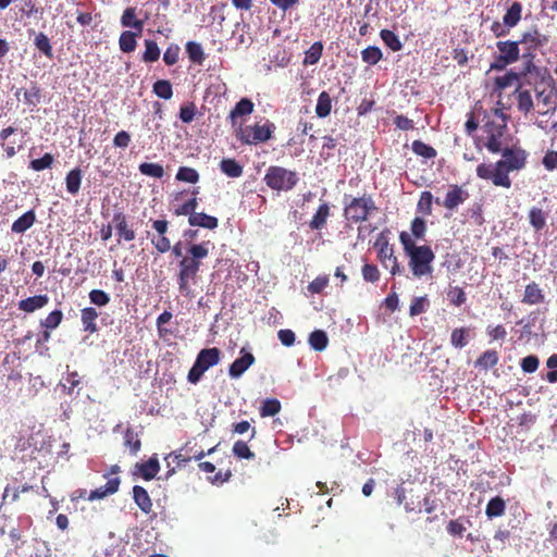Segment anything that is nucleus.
Returning a JSON list of instances; mask_svg holds the SVG:
<instances>
[{
    "label": "nucleus",
    "instance_id": "f257e3e1",
    "mask_svg": "<svg viewBox=\"0 0 557 557\" xmlns=\"http://www.w3.org/2000/svg\"><path fill=\"white\" fill-rule=\"evenodd\" d=\"M399 242L408 257V267L412 275L417 278L431 275L433 272L432 263L435 259L432 248L428 245H416L413 238L405 231L400 232Z\"/></svg>",
    "mask_w": 557,
    "mask_h": 557
},
{
    "label": "nucleus",
    "instance_id": "f03ea898",
    "mask_svg": "<svg viewBox=\"0 0 557 557\" xmlns=\"http://www.w3.org/2000/svg\"><path fill=\"white\" fill-rule=\"evenodd\" d=\"M209 242L193 244L188 247V255L178 263L177 283L178 289L184 296H189L190 282H195L201 267V260L209 255Z\"/></svg>",
    "mask_w": 557,
    "mask_h": 557
},
{
    "label": "nucleus",
    "instance_id": "7ed1b4c3",
    "mask_svg": "<svg viewBox=\"0 0 557 557\" xmlns=\"http://www.w3.org/2000/svg\"><path fill=\"white\" fill-rule=\"evenodd\" d=\"M376 211L377 207L372 195L367 193L358 197L344 195L343 215L347 222L351 224L366 222Z\"/></svg>",
    "mask_w": 557,
    "mask_h": 557
},
{
    "label": "nucleus",
    "instance_id": "20e7f679",
    "mask_svg": "<svg viewBox=\"0 0 557 557\" xmlns=\"http://www.w3.org/2000/svg\"><path fill=\"white\" fill-rule=\"evenodd\" d=\"M518 42L519 47L521 46L523 64H532L536 57V50L549 42V36L542 34L536 26H533L521 34Z\"/></svg>",
    "mask_w": 557,
    "mask_h": 557
},
{
    "label": "nucleus",
    "instance_id": "39448f33",
    "mask_svg": "<svg viewBox=\"0 0 557 557\" xmlns=\"http://www.w3.org/2000/svg\"><path fill=\"white\" fill-rule=\"evenodd\" d=\"M263 181L272 190L289 191L297 185L299 177L295 171L271 165L268 168Z\"/></svg>",
    "mask_w": 557,
    "mask_h": 557
},
{
    "label": "nucleus",
    "instance_id": "423d86ee",
    "mask_svg": "<svg viewBox=\"0 0 557 557\" xmlns=\"http://www.w3.org/2000/svg\"><path fill=\"white\" fill-rule=\"evenodd\" d=\"M274 128V124L269 121L263 125L257 123L245 127L240 124L236 137L243 144L258 145L268 141L272 137Z\"/></svg>",
    "mask_w": 557,
    "mask_h": 557
},
{
    "label": "nucleus",
    "instance_id": "0eeeda50",
    "mask_svg": "<svg viewBox=\"0 0 557 557\" xmlns=\"http://www.w3.org/2000/svg\"><path fill=\"white\" fill-rule=\"evenodd\" d=\"M478 177L491 181L494 186L510 188L511 180L509 177V171L503 166V163L498 161L495 163H481L476 166Z\"/></svg>",
    "mask_w": 557,
    "mask_h": 557
},
{
    "label": "nucleus",
    "instance_id": "6e6552de",
    "mask_svg": "<svg viewBox=\"0 0 557 557\" xmlns=\"http://www.w3.org/2000/svg\"><path fill=\"white\" fill-rule=\"evenodd\" d=\"M498 55L494 58L490 69L494 71H503L506 66L517 62L520 58L519 42L512 40H499L496 42Z\"/></svg>",
    "mask_w": 557,
    "mask_h": 557
},
{
    "label": "nucleus",
    "instance_id": "1a4fd4ad",
    "mask_svg": "<svg viewBox=\"0 0 557 557\" xmlns=\"http://www.w3.org/2000/svg\"><path fill=\"white\" fill-rule=\"evenodd\" d=\"M374 247L377 248V259L381 264L389 270L393 276L401 274L403 270L395 256L394 247L389 245L388 240L381 236L376 239Z\"/></svg>",
    "mask_w": 557,
    "mask_h": 557
},
{
    "label": "nucleus",
    "instance_id": "9d476101",
    "mask_svg": "<svg viewBox=\"0 0 557 557\" xmlns=\"http://www.w3.org/2000/svg\"><path fill=\"white\" fill-rule=\"evenodd\" d=\"M503 159L498 160L509 172L520 171L525 168L528 162V152L519 146L506 147L502 151Z\"/></svg>",
    "mask_w": 557,
    "mask_h": 557
},
{
    "label": "nucleus",
    "instance_id": "9b49d317",
    "mask_svg": "<svg viewBox=\"0 0 557 557\" xmlns=\"http://www.w3.org/2000/svg\"><path fill=\"white\" fill-rule=\"evenodd\" d=\"M521 75H530L534 89L541 88V84L546 87L555 85V79L550 74V71L546 66H537L535 63L522 64Z\"/></svg>",
    "mask_w": 557,
    "mask_h": 557
},
{
    "label": "nucleus",
    "instance_id": "f8f14e48",
    "mask_svg": "<svg viewBox=\"0 0 557 557\" xmlns=\"http://www.w3.org/2000/svg\"><path fill=\"white\" fill-rule=\"evenodd\" d=\"M469 198L468 190L463 189L457 184L449 186L448 191L443 201L440 198L435 199L437 205H442L447 210H455L458 206L462 205Z\"/></svg>",
    "mask_w": 557,
    "mask_h": 557
},
{
    "label": "nucleus",
    "instance_id": "ddd939ff",
    "mask_svg": "<svg viewBox=\"0 0 557 557\" xmlns=\"http://www.w3.org/2000/svg\"><path fill=\"white\" fill-rule=\"evenodd\" d=\"M153 230L158 233V237L151 238V244L160 253H165L171 249L170 239L165 236L169 230L166 220H156L152 222Z\"/></svg>",
    "mask_w": 557,
    "mask_h": 557
},
{
    "label": "nucleus",
    "instance_id": "4468645a",
    "mask_svg": "<svg viewBox=\"0 0 557 557\" xmlns=\"http://www.w3.org/2000/svg\"><path fill=\"white\" fill-rule=\"evenodd\" d=\"M113 223L119 235V242H132L136 237L135 231L128 225L127 218L122 211H116L113 214Z\"/></svg>",
    "mask_w": 557,
    "mask_h": 557
},
{
    "label": "nucleus",
    "instance_id": "2eb2a0df",
    "mask_svg": "<svg viewBox=\"0 0 557 557\" xmlns=\"http://www.w3.org/2000/svg\"><path fill=\"white\" fill-rule=\"evenodd\" d=\"M240 354L242 357L235 359L228 369L230 376L234 379L242 376L255 362L253 355L249 351H246L245 348H242Z\"/></svg>",
    "mask_w": 557,
    "mask_h": 557
},
{
    "label": "nucleus",
    "instance_id": "dca6fc26",
    "mask_svg": "<svg viewBox=\"0 0 557 557\" xmlns=\"http://www.w3.org/2000/svg\"><path fill=\"white\" fill-rule=\"evenodd\" d=\"M221 360V350L216 347L205 348L199 351L196 363L206 372L209 368L216 366Z\"/></svg>",
    "mask_w": 557,
    "mask_h": 557
},
{
    "label": "nucleus",
    "instance_id": "f3484780",
    "mask_svg": "<svg viewBox=\"0 0 557 557\" xmlns=\"http://www.w3.org/2000/svg\"><path fill=\"white\" fill-rule=\"evenodd\" d=\"M49 302V297L46 294L35 295L18 301L17 307L18 310L24 311L26 313L35 312L47 306Z\"/></svg>",
    "mask_w": 557,
    "mask_h": 557
},
{
    "label": "nucleus",
    "instance_id": "a211bd4d",
    "mask_svg": "<svg viewBox=\"0 0 557 557\" xmlns=\"http://www.w3.org/2000/svg\"><path fill=\"white\" fill-rule=\"evenodd\" d=\"M133 499L144 513L149 515L152 512V500L145 487L140 485H135L133 487Z\"/></svg>",
    "mask_w": 557,
    "mask_h": 557
},
{
    "label": "nucleus",
    "instance_id": "6ab92c4d",
    "mask_svg": "<svg viewBox=\"0 0 557 557\" xmlns=\"http://www.w3.org/2000/svg\"><path fill=\"white\" fill-rule=\"evenodd\" d=\"M121 484L120 478H111L108 480L106 485L100 486L94 491H91L87 497L88 500L92 502L96 499L104 498L109 495H112L119 491Z\"/></svg>",
    "mask_w": 557,
    "mask_h": 557
},
{
    "label": "nucleus",
    "instance_id": "aec40b11",
    "mask_svg": "<svg viewBox=\"0 0 557 557\" xmlns=\"http://www.w3.org/2000/svg\"><path fill=\"white\" fill-rule=\"evenodd\" d=\"M331 215V208L327 202H322L312 219L309 222V227L312 231H321L325 227L329 216Z\"/></svg>",
    "mask_w": 557,
    "mask_h": 557
},
{
    "label": "nucleus",
    "instance_id": "412c9836",
    "mask_svg": "<svg viewBox=\"0 0 557 557\" xmlns=\"http://www.w3.org/2000/svg\"><path fill=\"white\" fill-rule=\"evenodd\" d=\"M98 317L99 313L94 307H85L81 310V321L85 332L94 334L98 331L96 323Z\"/></svg>",
    "mask_w": 557,
    "mask_h": 557
},
{
    "label": "nucleus",
    "instance_id": "4be33fe9",
    "mask_svg": "<svg viewBox=\"0 0 557 557\" xmlns=\"http://www.w3.org/2000/svg\"><path fill=\"white\" fill-rule=\"evenodd\" d=\"M253 102L248 98L240 99L233 110L230 112L228 119L233 126L237 124V119L239 116H246L252 113L253 111Z\"/></svg>",
    "mask_w": 557,
    "mask_h": 557
},
{
    "label": "nucleus",
    "instance_id": "5701e85b",
    "mask_svg": "<svg viewBox=\"0 0 557 557\" xmlns=\"http://www.w3.org/2000/svg\"><path fill=\"white\" fill-rule=\"evenodd\" d=\"M188 223L190 226H200L208 230H214L218 227L219 221L215 216L206 214L203 212H196L195 214H190L188 218Z\"/></svg>",
    "mask_w": 557,
    "mask_h": 557
},
{
    "label": "nucleus",
    "instance_id": "b1692460",
    "mask_svg": "<svg viewBox=\"0 0 557 557\" xmlns=\"http://www.w3.org/2000/svg\"><path fill=\"white\" fill-rule=\"evenodd\" d=\"M499 361L498 351L495 349H487L475 360L474 367L484 371L495 367Z\"/></svg>",
    "mask_w": 557,
    "mask_h": 557
},
{
    "label": "nucleus",
    "instance_id": "393cba45",
    "mask_svg": "<svg viewBox=\"0 0 557 557\" xmlns=\"http://www.w3.org/2000/svg\"><path fill=\"white\" fill-rule=\"evenodd\" d=\"M544 301L543 290L535 282L529 283L525 286L522 302L527 305H537Z\"/></svg>",
    "mask_w": 557,
    "mask_h": 557
},
{
    "label": "nucleus",
    "instance_id": "a878e982",
    "mask_svg": "<svg viewBox=\"0 0 557 557\" xmlns=\"http://www.w3.org/2000/svg\"><path fill=\"white\" fill-rule=\"evenodd\" d=\"M220 170L231 178L240 177L244 172L243 165L233 158L222 159L220 162Z\"/></svg>",
    "mask_w": 557,
    "mask_h": 557
},
{
    "label": "nucleus",
    "instance_id": "bb28decb",
    "mask_svg": "<svg viewBox=\"0 0 557 557\" xmlns=\"http://www.w3.org/2000/svg\"><path fill=\"white\" fill-rule=\"evenodd\" d=\"M136 468L138 469L140 475L146 481H150L156 478L160 470L159 461L156 457H151L148 461L143 463H137Z\"/></svg>",
    "mask_w": 557,
    "mask_h": 557
},
{
    "label": "nucleus",
    "instance_id": "cd10ccee",
    "mask_svg": "<svg viewBox=\"0 0 557 557\" xmlns=\"http://www.w3.org/2000/svg\"><path fill=\"white\" fill-rule=\"evenodd\" d=\"M36 221V215L33 210L25 212L11 226L13 233L22 234L33 226Z\"/></svg>",
    "mask_w": 557,
    "mask_h": 557
},
{
    "label": "nucleus",
    "instance_id": "c85d7f7f",
    "mask_svg": "<svg viewBox=\"0 0 557 557\" xmlns=\"http://www.w3.org/2000/svg\"><path fill=\"white\" fill-rule=\"evenodd\" d=\"M164 460L166 462V467L169 468L165 476L170 478L171 475H173L175 473L176 468H181V467L185 466L187 462H189L190 457H185L182 454H177V453L173 451V453H170L165 457Z\"/></svg>",
    "mask_w": 557,
    "mask_h": 557
},
{
    "label": "nucleus",
    "instance_id": "c756f323",
    "mask_svg": "<svg viewBox=\"0 0 557 557\" xmlns=\"http://www.w3.org/2000/svg\"><path fill=\"white\" fill-rule=\"evenodd\" d=\"M547 216L548 212L537 207H532L529 211V222L536 232L542 231L546 226Z\"/></svg>",
    "mask_w": 557,
    "mask_h": 557
},
{
    "label": "nucleus",
    "instance_id": "7c9ffc66",
    "mask_svg": "<svg viewBox=\"0 0 557 557\" xmlns=\"http://www.w3.org/2000/svg\"><path fill=\"white\" fill-rule=\"evenodd\" d=\"M470 341V329L468 327H457L451 331L450 334V344L457 348L461 349L468 345Z\"/></svg>",
    "mask_w": 557,
    "mask_h": 557
},
{
    "label": "nucleus",
    "instance_id": "2f4dec72",
    "mask_svg": "<svg viewBox=\"0 0 557 557\" xmlns=\"http://www.w3.org/2000/svg\"><path fill=\"white\" fill-rule=\"evenodd\" d=\"M124 446L129 449L132 455H137L141 449V441L133 428H127L124 432Z\"/></svg>",
    "mask_w": 557,
    "mask_h": 557
},
{
    "label": "nucleus",
    "instance_id": "473e14b6",
    "mask_svg": "<svg viewBox=\"0 0 557 557\" xmlns=\"http://www.w3.org/2000/svg\"><path fill=\"white\" fill-rule=\"evenodd\" d=\"M505 500L499 496H495L487 503L485 515L487 516V518L492 519L503 516L505 513Z\"/></svg>",
    "mask_w": 557,
    "mask_h": 557
},
{
    "label": "nucleus",
    "instance_id": "72a5a7b5",
    "mask_svg": "<svg viewBox=\"0 0 557 557\" xmlns=\"http://www.w3.org/2000/svg\"><path fill=\"white\" fill-rule=\"evenodd\" d=\"M82 183V170L75 168L71 170L65 177L66 190L71 195H76L79 191Z\"/></svg>",
    "mask_w": 557,
    "mask_h": 557
},
{
    "label": "nucleus",
    "instance_id": "f704fd0d",
    "mask_svg": "<svg viewBox=\"0 0 557 557\" xmlns=\"http://www.w3.org/2000/svg\"><path fill=\"white\" fill-rule=\"evenodd\" d=\"M522 4L520 2H513L505 13L503 21L506 26L510 28L515 27L521 20Z\"/></svg>",
    "mask_w": 557,
    "mask_h": 557
},
{
    "label": "nucleus",
    "instance_id": "c9c22d12",
    "mask_svg": "<svg viewBox=\"0 0 557 557\" xmlns=\"http://www.w3.org/2000/svg\"><path fill=\"white\" fill-rule=\"evenodd\" d=\"M332 111V99L327 91H322L318 97V102L315 106V114L324 119L330 115Z\"/></svg>",
    "mask_w": 557,
    "mask_h": 557
},
{
    "label": "nucleus",
    "instance_id": "e433bc0d",
    "mask_svg": "<svg viewBox=\"0 0 557 557\" xmlns=\"http://www.w3.org/2000/svg\"><path fill=\"white\" fill-rule=\"evenodd\" d=\"M121 24L124 27H133L137 29L139 33L143 30L144 22L136 20V9L135 8H127L124 10L122 17H121Z\"/></svg>",
    "mask_w": 557,
    "mask_h": 557
},
{
    "label": "nucleus",
    "instance_id": "4c0bfd02",
    "mask_svg": "<svg viewBox=\"0 0 557 557\" xmlns=\"http://www.w3.org/2000/svg\"><path fill=\"white\" fill-rule=\"evenodd\" d=\"M309 345L317 351H322L327 347L329 337L322 330H315L309 335Z\"/></svg>",
    "mask_w": 557,
    "mask_h": 557
},
{
    "label": "nucleus",
    "instance_id": "58836bf2",
    "mask_svg": "<svg viewBox=\"0 0 557 557\" xmlns=\"http://www.w3.org/2000/svg\"><path fill=\"white\" fill-rule=\"evenodd\" d=\"M556 84L546 87V89L540 87L534 89L537 101L542 102L545 107H550L553 104V97L556 94ZM550 108H547L544 113L548 112Z\"/></svg>",
    "mask_w": 557,
    "mask_h": 557
},
{
    "label": "nucleus",
    "instance_id": "ea45409f",
    "mask_svg": "<svg viewBox=\"0 0 557 557\" xmlns=\"http://www.w3.org/2000/svg\"><path fill=\"white\" fill-rule=\"evenodd\" d=\"M186 52L188 54L189 60L195 63L201 65L206 59V54L200 44L195 41H188L186 44Z\"/></svg>",
    "mask_w": 557,
    "mask_h": 557
},
{
    "label": "nucleus",
    "instance_id": "a19ab883",
    "mask_svg": "<svg viewBox=\"0 0 557 557\" xmlns=\"http://www.w3.org/2000/svg\"><path fill=\"white\" fill-rule=\"evenodd\" d=\"M198 194H199V187L194 188L191 190L193 197L189 200H187L185 203H183L181 207H178L175 210V214L176 215H188V218L190 216V214H195L196 208L198 206V201H197Z\"/></svg>",
    "mask_w": 557,
    "mask_h": 557
},
{
    "label": "nucleus",
    "instance_id": "79ce46f5",
    "mask_svg": "<svg viewBox=\"0 0 557 557\" xmlns=\"http://www.w3.org/2000/svg\"><path fill=\"white\" fill-rule=\"evenodd\" d=\"M34 45L36 49L39 50L44 55H46L49 59L53 58V49L50 44V39L46 34L41 32L36 34Z\"/></svg>",
    "mask_w": 557,
    "mask_h": 557
},
{
    "label": "nucleus",
    "instance_id": "37998d69",
    "mask_svg": "<svg viewBox=\"0 0 557 557\" xmlns=\"http://www.w3.org/2000/svg\"><path fill=\"white\" fill-rule=\"evenodd\" d=\"M380 37L392 51L397 52L403 49V44L394 32L389 29H382L380 32Z\"/></svg>",
    "mask_w": 557,
    "mask_h": 557
},
{
    "label": "nucleus",
    "instance_id": "c03bdc74",
    "mask_svg": "<svg viewBox=\"0 0 557 557\" xmlns=\"http://www.w3.org/2000/svg\"><path fill=\"white\" fill-rule=\"evenodd\" d=\"M152 91L164 100H169L173 96L172 84L168 79H158L152 86Z\"/></svg>",
    "mask_w": 557,
    "mask_h": 557
},
{
    "label": "nucleus",
    "instance_id": "a18cd8bd",
    "mask_svg": "<svg viewBox=\"0 0 557 557\" xmlns=\"http://www.w3.org/2000/svg\"><path fill=\"white\" fill-rule=\"evenodd\" d=\"M16 132V128L13 126H8L0 131V145L3 148L8 158H13L16 154V149L14 145L5 144V140Z\"/></svg>",
    "mask_w": 557,
    "mask_h": 557
},
{
    "label": "nucleus",
    "instance_id": "49530a36",
    "mask_svg": "<svg viewBox=\"0 0 557 557\" xmlns=\"http://www.w3.org/2000/svg\"><path fill=\"white\" fill-rule=\"evenodd\" d=\"M282 409L281 403L276 398H267L262 401L260 407V416L262 418L273 417L277 414Z\"/></svg>",
    "mask_w": 557,
    "mask_h": 557
},
{
    "label": "nucleus",
    "instance_id": "de8ad7c7",
    "mask_svg": "<svg viewBox=\"0 0 557 557\" xmlns=\"http://www.w3.org/2000/svg\"><path fill=\"white\" fill-rule=\"evenodd\" d=\"M138 170L143 175L153 178H162L164 175V169L159 163L144 162L139 164Z\"/></svg>",
    "mask_w": 557,
    "mask_h": 557
},
{
    "label": "nucleus",
    "instance_id": "09e8293b",
    "mask_svg": "<svg viewBox=\"0 0 557 557\" xmlns=\"http://www.w3.org/2000/svg\"><path fill=\"white\" fill-rule=\"evenodd\" d=\"M160 58V49L154 40H145V51L143 53V61L147 63L156 62Z\"/></svg>",
    "mask_w": 557,
    "mask_h": 557
},
{
    "label": "nucleus",
    "instance_id": "8fccbe9b",
    "mask_svg": "<svg viewBox=\"0 0 557 557\" xmlns=\"http://www.w3.org/2000/svg\"><path fill=\"white\" fill-rule=\"evenodd\" d=\"M382 57V51L376 46H369L361 51L362 61L369 65H375L380 62Z\"/></svg>",
    "mask_w": 557,
    "mask_h": 557
},
{
    "label": "nucleus",
    "instance_id": "3c124183",
    "mask_svg": "<svg viewBox=\"0 0 557 557\" xmlns=\"http://www.w3.org/2000/svg\"><path fill=\"white\" fill-rule=\"evenodd\" d=\"M120 49L123 52L129 53L136 49V34L125 30L119 38Z\"/></svg>",
    "mask_w": 557,
    "mask_h": 557
},
{
    "label": "nucleus",
    "instance_id": "603ef678",
    "mask_svg": "<svg viewBox=\"0 0 557 557\" xmlns=\"http://www.w3.org/2000/svg\"><path fill=\"white\" fill-rule=\"evenodd\" d=\"M322 51L323 44L321 41L313 42L311 47L306 51L304 63L310 65L318 63L321 59Z\"/></svg>",
    "mask_w": 557,
    "mask_h": 557
},
{
    "label": "nucleus",
    "instance_id": "864d4df0",
    "mask_svg": "<svg viewBox=\"0 0 557 557\" xmlns=\"http://www.w3.org/2000/svg\"><path fill=\"white\" fill-rule=\"evenodd\" d=\"M176 180L180 182L196 184L199 181V173L194 168L181 166L176 173Z\"/></svg>",
    "mask_w": 557,
    "mask_h": 557
},
{
    "label": "nucleus",
    "instance_id": "5fc2aeb1",
    "mask_svg": "<svg viewBox=\"0 0 557 557\" xmlns=\"http://www.w3.org/2000/svg\"><path fill=\"white\" fill-rule=\"evenodd\" d=\"M518 110L523 113H529L533 109V100L530 90H520L517 95Z\"/></svg>",
    "mask_w": 557,
    "mask_h": 557
},
{
    "label": "nucleus",
    "instance_id": "6e6d98bb",
    "mask_svg": "<svg viewBox=\"0 0 557 557\" xmlns=\"http://www.w3.org/2000/svg\"><path fill=\"white\" fill-rule=\"evenodd\" d=\"M411 148L416 154L423 157L425 159H433L437 154L436 150L433 147L426 145L421 140H413Z\"/></svg>",
    "mask_w": 557,
    "mask_h": 557
},
{
    "label": "nucleus",
    "instance_id": "4d7b16f0",
    "mask_svg": "<svg viewBox=\"0 0 557 557\" xmlns=\"http://www.w3.org/2000/svg\"><path fill=\"white\" fill-rule=\"evenodd\" d=\"M432 203H433V195L431 191H422L420 195V199L417 205V210L424 214V215H431L432 214Z\"/></svg>",
    "mask_w": 557,
    "mask_h": 557
},
{
    "label": "nucleus",
    "instance_id": "13d9d810",
    "mask_svg": "<svg viewBox=\"0 0 557 557\" xmlns=\"http://www.w3.org/2000/svg\"><path fill=\"white\" fill-rule=\"evenodd\" d=\"M63 320V313L61 310L55 309L51 311L46 319L40 321V325L47 330L57 329Z\"/></svg>",
    "mask_w": 557,
    "mask_h": 557
},
{
    "label": "nucleus",
    "instance_id": "bf43d9fd",
    "mask_svg": "<svg viewBox=\"0 0 557 557\" xmlns=\"http://www.w3.org/2000/svg\"><path fill=\"white\" fill-rule=\"evenodd\" d=\"M447 298L455 307L462 306L467 300L465 290L459 286H450L447 292Z\"/></svg>",
    "mask_w": 557,
    "mask_h": 557
},
{
    "label": "nucleus",
    "instance_id": "052dcab7",
    "mask_svg": "<svg viewBox=\"0 0 557 557\" xmlns=\"http://www.w3.org/2000/svg\"><path fill=\"white\" fill-rule=\"evenodd\" d=\"M54 162V158L51 153L47 152L39 159H34L29 162V168L36 172L50 169Z\"/></svg>",
    "mask_w": 557,
    "mask_h": 557
},
{
    "label": "nucleus",
    "instance_id": "680f3d73",
    "mask_svg": "<svg viewBox=\"0 0 557 557\" xmlns=\"http://www.w3.org/2000/svg\"><path fill=\"white\" fill-rule=\"evenodd\" d=\"M232 451L234 456L239 459H253L256 457L255 453L250 450L249 446L244 441H236Z\"/></svg>",
    "mask_w": 557,
    "mask_h": 557
},
{
    "label": "nucleus",
    "instance_id": "e2e57ef3",
    "mask_svg": "<svg viewBox=\"0 0 557 557\" xmlns=\"http://www.w3.org/2000/svg\"><path fill=\"white\" fill-rule=\"evenodd\" d=\"M361 274L362 278L369 283H377L381 277L379 268L372 263H364L361 268Z\"/></svg>",
    "mask_w": 557,
    "mask_h": 557
},
{
    "label": "nucleus",
    "instance_id": "0e129e2a",
    "mask_svg": "<svg viewBox=\"0 0 557 557\" xmlns=\"http://www.w3.org/2000/svg\"><path fill=\"white\" fill-rule=\"evenodd\" d=\"M483 128L486 135L498 134V136H504L507 129V124L504 122V120H488L485 122Z\"/></svg>",
    "mask_w": 557,
    "mask_h": 557
},
{
    "label": "nucleus",
    "instance_id": "69168bd1",
    "mask_svg": "<svg viewBox=\"0 0 557 557\" xmlns=\"http://www.w3.org/2000/svg\"><path fill=\"white\" fill-rule=\"evenodd\" d=\"M411 238L422 239L426 233V223L422 218L416 216L410 225Z\"/></svg>",
    "mask_w": 557,
    "mask_h": 557
},
{
    "label": "nucleus",
    "instance_id": "338daca9",
    "mask_svg": "<svg viewBox=\"0 0 557 557\" xmlns=\"http://www.w3.org/2000/svg\"><path fill=\"white\" fill-rule=\"evenodd\" d=\"M88 296L90 302L98 307H104L110 302L109 294L102 289H91Z\"/></svg>",
    "mask_w": 557,
    "mask_h": 557
},
{
    "label": "nucleus",
    "instance_id": "774afa93",
    "mask_svg": "<svg viewBox=\"0 0 557 557\" xmlns=\"http://www.w3.org/2000/svg\"><path fill=\"white\" fill-rule=\"evenodd\" d=\"M181 49L178 45L171 44L163 53V61L166 65L171 66L178 62Z\"/></svg>",
    "mask_w": 557,
    "mask_h": 557
}]
</instances>
